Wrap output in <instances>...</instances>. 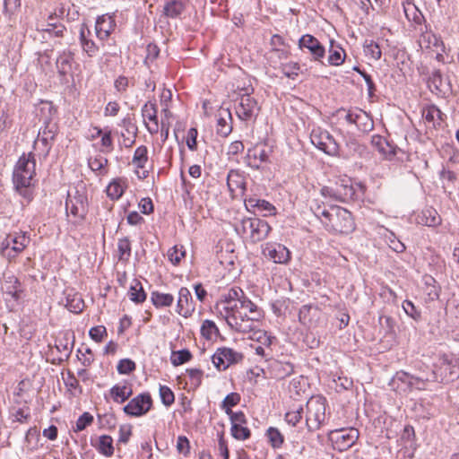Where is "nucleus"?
I'll use <instances>...</instances> for the list:
<instances>
[{"instance_id":"obj_17","label":"nucleus","mask_w":459,"mask_h":459,"mask_svg":"<svg viewBox=\"0 0 459 459\" xmlns=\"http://www.w3.org/2000/svg\"><path fill=\"white\" fill-rule=\"evenodd\" d=\"M336 116L339 120L345 121L348 125H354L358 129H360V120H366L362 131H368L373 128V122L368 114L362 109H345L340 108L336 111Z\"/></svg>"},{"instance_id":"obj_63","label":"nucleus","mask_w":459,"mask_h":459,"mask_svg":"<svg viewBox=\"0 0 459 459\" xmlns=\"http://www.w3.org/2000/svg\"><path fill=\"white\" fill-rule=\"evenodd\" d=\"M93 422V416L90 412H83L77 420L74 430L75 432L85 429Z\"/></svg>"},{"instance_id":"obj_34","label":"nucleus","mask_w":459,"mask_h":459,"mask_svg":"<svg viewBox=\"0 0 459 459\" xmlns=\"http://www.w3.org/2000/svg\"><path fill=\"white\" fill-rule=\"evenodd\" d=\"M444 117L445 114L436 105H428L422 108V117L433 127L439 126Z\"/></svg>"},{"instance_id":"obj_41","label":"nucleus","mask_w":459,"mask_h":459,"mask_svg":"<svg viewBox=\"0 0 459 459\" xmlns=\"http://www.w3.org/2000/svg\"><path fill=\"white\" fill-rule=\"evenodd\" d=\"M151 301L156 308L170 307L174 301V297L171 294L155 290L151 293Z\"/></svg>"},{"instance_id":"obj_56","label":"nucleus","mask_w":459,"mask_h":459,"mask_svg":"<svg viewBox=\"0 0 459 459\" xmlns=\"http://www.w3.org/2000/svg\"><path fill=\"white\" fill-rule=\"evenodd\" d=\"M410 379L411 381V390H425L429 382H431V374L414 376L410 374Z\"/></svg>"},{"instance_id":"obj_39","label":"nucleus","mask_w":459,"mask_h":459,"mask_svg":"<svg viewBox=\"0 0 459 459\" xmlns=\"http://www.w3.org/2000/svg\"><path fill=\"white\" fill-rule=\"evenodd\" d=\"M128 296L131 301L140 304L145 301L146 293L143 288V285L140 281L134 279L131 283V286L128 290Z\"/></svg>"},{"instance_id":"obj_58","label":"nucleus","mask_w":459,"mask_h":459,"mask_svg":"<svg viewBox=\"0 0 459 459\" xmlns=\"http://www.w3.org/2000/svg\"><path fill=\"white\" fill-rule=\"evenodd\" d=\"M119 126H121L126 133L128 135H133L134 138L136 137L137 134V126L134 122V117L132 115L127 114L120 122Z\"/></svg>"},{"instance_id":"obj_42","label":"nucleus","mask_w":459,"mask_h":459,"mask_svg":"<svg viewBox=\"0 0 459 459\" xmlns=\"http://www.w3.org/2000/svg\"><path fill=\"white\" fill-rule=\"evenodd\" d=\"M133 394V391L130 387H127L126 385H115L110 389V395L114 402L117 403H123L126 402L131 395Z\"/></svg>"},{"instance_id":"obj_51","label":"nucleus","mask_w":459,"mask_h":459,"mask_svg":"<svg viewBox=\"0 0 459 459\" xmlns=\"http://www.w3.org/2000/svg\"><path fill=\"white\" fill-rule=\"evenodd\" d=\"M290 53L288 50L282 48H271L267 53V60L270 65L275 68L278 61L287 59Z\"/></svg>"},{"instance_id":"obj_43","label":"nucleus","mask_w":459,"mask_h":459,"mask_svg":"<svg viewBox=\"0 0 459 459\" xmlns=\"http://www.w3.org/2000/svg\"><path fill=\"white\" fill-rule=\"evenodd\" d=\"M246 206L248 209L257 208L260 212H265L266 214H272V212L275 210V207L269 203L268 201L258 199L255 197H250L245 201Z\"/></svg>"},{"instance_id":"obj_14","label":"nucleus","mask_w":459,"mask_h":459,"mask_svg":"<svg viewBox=\"0 0 459 459\" xmlns=\"http://www.w3.org/2000/svg\"><path fill=\"white\" fill-rule=\"evenodd\" d=\"M40 113L44 116L40 118L44 127L39 129L37 138H48L54 142L57 133V125L52 121V117L56 113V109L50 102H45L40 108Z\"/></svg>"},{"instance_id":"obj_54","label":"nucleus","mask_w":459,"mask_h":459,"mask_svg":"<svg viewBox=\"0 0 459 459\" xmlns=\"http://www.w3.org/2000/svg\"><path fill=\"white\" fill-rule=\"evenodd\" d=\"M240 394L238 393H230L223 399L221 408L225 411L226 414L231 412V407L236 406L240 402Z\"/></svg>"},{"instance_id":"obj_2","label":"nucleus","mask_w":459,"mask_h":459,"mask_svg":"<svg viewBox=\"0 0 459 459\" xmlns=\"http://www.w3.org/2000/svg\"><path fill=\"white\" fill-rule=\"evenodd\" d=\"M228 316L224 318L228 325L236 332L247 333L254 330V323L264 317V311L245 296L240 302L228 307Z\"/></svg>"},{"instance_id":"obj_59","label":"nucleus","mask_w":459,"mask_h":459,"mask_svg":"<svg viewBox=\"0 0 459 459\" xmlns=\"http://www.w3.org/2000/svg\"><path fill=\"white\" fill-rule=\"evenodd\" d=\"M232 437L238 440H246L250 437L251 431L245 425H234L230 428Z\"/></svg>"},{"instance_id":"obj_62","label":"nucleus","mask_w":459,"mask_h":459,"mask_svg":"<svg viewBox=\"0 0 459 459\" xmlns=\"http://www.w3.org/2000/svg\"><path fill=\"white\" fill-rule=\"evenodd\" d=\"M49 22L47 24V28L44 29V30L50 35H54L56 37H62L64 31L65 30V27L64 24L60 22H52L51 21L54 20L52 16L49 17Z\"/></svg>"},{"instance_id":"obj_44","label":"nucleus","mask_w":459,"mask_h":459,"mask_svg":"<svg viewBox=\"0 0 459 459\" xmlns=\"http://www.w3.org/2000/svg\"><path fill=\"white\" fill-rule=\"evenodd\" d=\"M125 192V183L122 179H114L106 189L107 195L112 200H118Z\"/></svg>"},{"instance_id":"obj_60","label":"nucleus","mask_w":459,"mask_h":459,"mask_svg":"<svg viewBox=\"0 0 459 459\" xmlns=\"http://www.w3.org/2000/svg\"><path fill=\"white\" fill-rule=\"evenodd\" d=\"M54 142L48 140V138H37L34 142V149L39 152V154L47 157L52 148Z\"/></svg>"},{"instance_id":"obj_48","label":"nucleus","mask_w":459,"mask_h":459,"mask_svg":"<svg viewBox=\"0 0 459 459\" xmlns=\"http://www.w3.org/2000/svg\"><path fill=\"white\" fill-rule=\"evenodd\" d=\"M201 334L206 340H212L220 334V331L213 321L206 319L202 324Z\"/></svg>"},{"instance_id":"obj_10","label":"nucleus","mask_w":459,"mask_h":459,"mask_svg":"<svg viewBox=\"0 0 459 459\" xmlns=\"http://www.w3.org/2000/svg\"><path fill=\"white\" fill-rule=\"evenodd\" d=\"M359 436V433L357 429L350 428L332 430L328 435V438L334 449L343 452L356 443Z\"/></svg>"},{"instance_id":"obj_46","label":"nucleus","mask_w":459,"mask_h":459,"mask_svg":"<svg viewBox=\"0 0 459 459\" xmlns=\"http://www.w3.org/2000/svg\"><path fill=\"white\" fill-rule=\"evenodd\" d=\"M148 161V150L145 145L137 147L134 151L132 163L138 169H143Z\"/></svg>"},{"instance_id":"obj_33","label":"nucleus","mask_w":459,"mask_h":459,"mask_svg":"<svg viewBox=\"0 0 459 459\" xmlns=\"http://www.w3.org/2000/svg\"><path fill=\"white\" fill-rule=\"evenodd\" d=\"M90 34V30L85 24H82L80 29V43L88 56L92 57L97 54L99 48L92 39H88Z\"/></svg>"},{"instance_id":"obj_35","label":"nucleus","mask_w":459,"mask_h":459,"mask_svg":"<svg viewBox=\"0 0 459 459\" xmlns=\"http://www.w3.org/2000/svg\"><path fill=\"white\" fill-rule=\"evenodd\" d=\"M74 334L73 332L66 331L63 336L58 338L56 342V348L59 352L65 354V359H68L72 353L74 344Z\"/></svg>"},{"instance_id":"obj_3","label":"nucleus","mask_w":459,"mask_h":459,"mask_svg":"<svg viewBox=\"0 0 459 459\" xmlns=\"http://www.w3.org/2000/svg\"><path fill=\"white\" fill-rule=\"evenodd\" d=\"M36 175V160L33 152L23 153L16 162L13 172L15 190L25 199H32L33 179Z\"/></svg>"},{"instance_id":"obj_23","label":"nucleus","mask_w":459,"mask_h":459,"mask_svg":"<svg viewBox=\"0 0 459 459\" xmlns=\"http://www.w3.org/2000/svg\"><path fill=\"white\" fill-rule=\"evenodd\" d=\"M299 48L308 49L315 61H321L325 55V47L311 34H305L299 39Z\"/></svg>"},{"instance_id":"obj_57","label":"nucleus","mask_w":459,"mask_h":459,"mask_svg":"<svg viewBox=\"0 0 459 459\" xmlns=\"http://www.w3.org/2000/svg\"><path fill=\"white\" fill-rule=\"evenodd\" d=\"M242 178L238 171L231 169L227 176V186L229 190L233 193L237 188L242 186Z\"/></svg>"},{"instance_id":"obj_9","label":"nucleus","mask_w":459,"mask_h":459,"mask_svg":"<svg viewBox=\"0 0 459 459\" xmlns=\"http://www.w3.org/2000/svg\"><path fill=\"white\" fill-rule=\"evenodd\" d=\"M310 140L313 145L330 156H340L339 144L333 135L321 127L314 128L310 134Z\"/></svg>"},{"instance_id":"obj_29","label":"nucleus","mask_w":459,"mask_h":459,"mask_svg":"<svg viewBox=\"0 0 459 459\" xmlns=\"http://www.w3.org/2000/svg\"><path fill=\"white\" fill-rule=\"evenodd\" d=\"M415 221L420 225L437 227L441 223V217L434 208L427 207L416 214Z\"/></svg>"},{"instance_id":"obj_12","label":"nucleus","mask_w":459,"mask_h":459,"mask_svg":"<svg viewBox=\"0 0 459 459\" xmlns=\"http://www.w3.org/2000/svg\"><path fill=\"white\" fill-rule=\"evenodd\" d=\"M66 212L77 219L76 223L84 221L88 213V198L85 193L75 191L74 195L68 194L65 202Z\"/></svg>"},{"instance_id":"obj_30","label":"nucleus","mask_w":459,"mask_h":459,"mask_svg":"<svg viewBox=\"0 0 459 459\" xmlns=\"http://www.w3.org/2000/svg\"><path fill=\"white\" fill-rule=\"evenodd\" d=\"M232 117L229 108H221L217 119V134L227 137L232 132Z\"/></svg>"},{"instance_id":"obj_19","label":"nucleus","mask_w":459,"mask_h":459,"mask_svg":"<svg viewBox=\"0 0 459 459\" xmlns=\"http://www.w3.org/2000/svg\"><path fill=\"white\" fill-rule=\"evenodd\" d=\"M323 312L316 305L307 304L299 310V321L307 328H316L323 320Z\"/></svg>"},{"instance_id":"obj_1","label":"nucleus","mask_w":459,"mask_h":459,"mask_svg":"<svg viewBox=\"0 0 459 459\" xmlns=\"http://www.w3.org/2000/svg\"><path fill=\"white\" fill-rule=\"evenodd\" d=\"M310 209L329 232L349 234L355 230L351 213L341 206L331 205L326 208L317 200H314L311 202Z\"/></svg>"},{"instance_id":"obj_61","label":"nucleus","mask_w":459,"mask_h":459,"mask_svg":"<svg viewBox=\"0 0 459 459\" xmlns=\"http://www.w3.org/2000/svg\"><path fill=\"white\" fill-rule=\"evenodd\" d=\"M192 358V354L191 352L186 350V349H184V350H181V351H178V352H174L172 357H171V363L174 365V366H179V365H182L187 361H189Z\"/></svg>"},{"instance_id":"obj_20","label":"nucleus","mask_w":459,"mask_h":459,"mask_svg":"<svg viewBox=\"0 0 459 459\" xmlns=\"http://www.w3.org/2000/svg\"><path fill=\"white\" fill-rule=\"evenodd\" d=\"M152 405V400L149 394H141L133 398L125 407L124 411L127 415L139 417L146 414Z\"/></svg>"},{"instance_id":"obj_15","label":"nucleus","mask_w":459,"mask_h":459,"mask_svg":"<svg viewBox=\"0 0 459 459\" xmlns=\"http://www.w3.org/2000/svg\"><path fill=\"white\" fill-rule=\"evenodd\" d=\"M244 356L231 348H218L212 357V362L218 370H226L230 365L239 363Z\"/></svg>"},{"instance_id":"obj_7","label":"nucleus","mask_w":459,"mask_h":459,"mask_svg":"<svg viewBox=\"0 0 459 459\" xmlns=\"http://www.w3.org/2000/svg\"><path fill=\"white\" fill-rule=\"evenodd\" d=\"M306 425L308 431L320 429L325 420L326 401L321 396L311 397L307 403Z\"/></svg>"},{"instance_id":"obj_8","label":"nucleus","mask_w":459,"mask_h":459,"mask_svg":"<svg viewBox=\"0 0 459 459\" xmlns=\"http://www.w3.org/2000/svg\"><path fill=\"white\" fill-rule=\"evenodd\" d=\"M30 242V238L27 232L9 234L1 243L0 254L11 262L28 247Z\"/></svg>"},{"instance_id":"obj_31","label":"nucleus","mask_w":459,"mask_h":459,"mask_svg":"<svg viewBox=\"0 0 459 459\" xmlns=\"http://www.w3.org/2000/svg\"><path fill=\"white\" fill-rule=\"evenodd\" d=\"M391 387L398 393L411 391V381L410 374L405 371H398L390 381Z\"/></svg>"},{"instance_id":"obj_50","label":"nucleus","mask_w":459,"mask_h":459,"mask_svg":"<svg viewBox=\"0 0 459 459\" xmlns=\"http://www.w3.org/2000/svg\"><path fill=\"white\" fill-rule=\"evenodd\" d=\"M290 304V300L288 298H280L275 299L271 303V308L273 313L276 316H282L285 315L289 306Z\"/></svg>"},{"instance_id":"obj_53","label":"nucleus","mask_w":459,"mask_h":459,"mask_svg":"<svg viewBox=\"0 0 459 459\" xmlns=\"http://www.w3.org/2000/svg\"><path fill=\"white\" fill-rule=\"evenodd\" d=\"M281 73L290 79H296L300 72V65L297 62L281 64Z\"/></svg>"},{"instance_id":"obj_40","label":"nucleus","mask_w":459,"mask_h":459,"mask_svg":"<svg viewBox=\"0 0 459 459\" xmlns=\"http://www.w3.org/2000/svg\"><path fill=\"white\" fill-rule=\"evenodd\" d=\"M184 11L185 4L180 0L169 1L163 8L164 15L171 19L179 17Z\"/></svg>"},{"instance_id":"obj_22","label":"nucleus","mask_w":459,"mask_h":459,"mask_svg":"<svg viewBox=\"0 0 459 459\" xmlns=\"http://www.w3.org/2000/svg\"><path fill=\"white\" fill-rule=\"evenodd\" d=\"M245 296L244 291L238 287L230 289L228 293L223 296V299L216 305L218 314L225 318L228 316V307H233L234 304L238 305Z\"/></svg>"},{"instance_id":"obj_27","label":"nucleus","mask_w":459,"mask_h":459,"mask_svg":"<svg viewBox=\"0 0 459 459\" xmlns=\"http://www.w3.org/2000/svg\"><path fill=\"white\" fill-rule=\"evenodd\" d=\"M116 27L115 20L112 16L103 14L99 16L95 24L96 35L100 40L107 39Z\"/></svg>"},{"instance_id":"obj_28","label":"nucleus","mask_w":459,"mask_h":459,"mask_svg":"<svg viewBox=\"0 0 459 459\" xmlns=\"http://www.w3.org/2000/svg\"><path fill=\"white\" fill-rule=\"evenodd\" d=\"M371 144L376 150L386 159L391 160L396 155L397 146L389 143L385 137L375 134L371 137Z\"/></svg>"},{"instance_id":"obj_13","label":"nucleus","mask_w":459,"mask_h":459,"mask_svg":"<svg viewBox=\"0 0 459 459\" xmlns=\"http://www.w3.org/2000/svg\"><path fill=\"white\" fill-rule=\"evenodd\" d=\"M264 257L275 264H286L291 258V253L284 245L277 242H265L261 245Z\"/></svg>"},{"instance_id":"obj_26","label":"nucleus","mask_w":459,"mask_h":459,"mask_svg":"<svg viewBox=\"0 0 459 459\" xmlns=\"http://www.w3.org/2000/svg\"><path fill=\"white\" fill-rule=\"evenodd\" d=\"M195 311V305L193 304V298L190 290L182 287L178 291V299L177 304V312L184 316L189 317Z\"/></svg>"},{"instance_id":"obj_37","label":"nucleus","mask_w":459,"mask_h":459,"mask_svg":"<svg viewBox=\"0 0 459 459\" xmlns=\"http://www.w3.org/2000/svg\"><path fill=\"white\" fill-rule=\"evenodd\" d=\"M272 370L273 371L274 377L283 379L290 377L294 372V366L290 362L274 361L272 364Z\"/></svg>"},{"instance_id":"obj_24","label":"nucleus","mask_w":459,"mask_h":459,"mask_svg":"<svg viewBox=\"0 0 459 459\" xmlns=\"http://www.w3.org/2000/svg\"><path fill=\"white\" fill-rule=\"evenodd\" d=\"M157 105L148 101L142 107V116L146 128L151 134H157L159 131Z\"/></svg>"},{"instance_id":"obj_36","label":"nucleus","mask_w":459,"mask_h":459,"mask_svg":"<svg viewBox=\"0 0 459 459\" xmlns=\"http://www.w3.org/2000/svg\"><path fill=\"white\" fill-rule=\"evenodd\" d=\"M419 44L420 48H444V43L440 37L437 36L435 33L431 31H424L421 33L420 39H419Z\"/></svg>"},{"instance_id":"obj_47","label":"nucleus","mask_w":459,"mask_h":459,"mask_svg":"<svg viewBox=\"0 0 459 459\" xmlns=\"http://www.w3.org/2000/svg\"><path fill=\"white\" fill-rule=\"evenodd\" d=\"M65 307L73 313H81L84 308V301L78 294L68 295L66 297Z\"/></svg>"},{"instance_id":"obj_18","label":"nucleus","mask_w":459,"mask_h":459,"mask_svg":"<svg viewBox=\"0 0 459 459\" xmlns=\"http://www.w3.org/2000/svg\"><path fill=\"white\" fill-rule=\"evenodd\" d=\"M260 108L257 101L247 91L240 97L239 102L236 107V114L242 121H249L255 118L259 113Z\"/></svg>"},{"instance_id":"obj_11","label":"nucleus","mask_w":459,"mask_h":459,"mask_svg":"<svg viewBox=\"0 0 459 459\" xmlns=\"http://www.w3.org/2000/svg\"><path fill=\"white\" fill-rule=\"evenodd\" d=\"M424 80L429 90L438 98H446L452 91L450 80L445 79L439 69L431 70Z\"/></svg>"},{"instance_id":"obj_16","label":"nucleus","mask_w":459,"mask_h":459,"mask_svg":"<svg viewBox=\"0 0 459 459\" xmlns=\"http://www.w3.org/2000/svg\"><path fill=\"white\" fill-rule=\"evenodd\" d=\"M273 152L271 146L265 143H258L252 148L247 149L246 162L248 167L259 169L263 163L270 161V155Z\"/></svg>"},{"instance_id":"obj_52","label":"nucleus","mask_w":459,"mask_h":459,"mask_svg":"<svg viewBox=\"0 0 459 459\" xmlns=\"http://www.w3.org/2000/svg\"><path fill=\"white\" fill-rule=\"evenodd\" d=\"M366 56H370L374 60H379L382 56V52L379 45L374 40H365L363 45Z\"/></svg>"},{"instance_id":"obj_21","label":"nucleus","mask_w":459,"mask_h":459,"mask_svg":"<svg viewBox=\"0 0 459 459\" xmlns=\"http://www.w3.org/2000/svg\"><path fill=\"white\" fill-rule=\"evenodd\" d=\"M320 193L325 198L342 203L352 198L355 195L352 186L344 184L339 185L335 188L325 186L321 188Z\"/></svg>"},{"instance_id":"obj_6","label":"nucleus","mask_w":459,"mask_h":459,"mask_svg":"<svg viewBox=\"0 0 459 459\" xmlns=\"http://www.w3.org/2000/svg\"><path fill=\"white\" fill-rule=\"evenodd\" d=\"M3 291L6 307L9 311H15L25 297L24 288L15 275L4 276Z\"/></svg>"},{"instance_id":"obj_4","label":"nucleus","mask_w":459,"mask_h":459,"mask_svg":"<svg viewBox=\"0 0 459 459\" xmlns=\"http://www.w3.org/2000/svg\"><path fill=\"white\" fill-rule=\"evenodd\" d=\"M459 378V358L454 354L439 355L433 364L431 382L444 385Z\"/></svg>"},{"instance_id":"obj_32","label":"nucleus","mask_w":459,"mask_h":459,"mask_svg":"<svg viewBox=\"0 0 459 459\" xmlns=\"http://www.w3.org/2000/svg\"><path fill=\"white\" fill-rule=\"evenodd\" d=\"M91 446L102 455L106 457H111L114 455L113 438L108 435H101L93 442L91 440Z\"/></svg>"},{"instance_id":"obj_38","label":"nucleus","mask_w":459,"mask_h":459,"mask_svg":"<svg viewBox=\"0 0 459 459\" xmlns=\"http://www.w3.org/2000/svg\"><path fill=\"white\" fill-rule=\"evenodd\" d=\"M328 63L331 65H340L345 60V52L340 45H336L333 40L330 42Z\"/></svg>"},{"instance_id":"obj_25","label":"nucleus","mask_w":459,"mask_h":459,"mask_svg":"<svg viewBox=\"0 0 459 459\" xmlns=\"http://www.w3.org/2000/svg\"><path fill=\"white\" fill-rule=\"evenodd\" d=\"M56 66L60 76L72 75L75 66L74 53L66 49L59 53Z\"/></svg>"},{"instance_id":"obj_45","label":"nucleus","mask_w":459,"mask_h":459,"mask_svg":"<svg viewBox=\"0 0 459 459\" xmlns=\"http://www.w3.org/2000/svg\"><path fill=\"white\" fill-rule=\"evenodd\" d=\"M266 437L273 448H281L284 442V436L275 427H270L265 433Z\"/></svg>"},{"instance_id":"obj_55","label":"nucleus","mask_w":459,"mask_h":459,"mask_svg":"<svg viewBox=\"0 0 459 459\" xmlns=\"http://www.w3.org/2000/svg\"><path fill=\"white\" fill-rule=\"evenodd\" d=\"M134 85V78L129 79L128 77L125 75H119L116 78L114 82V88L116 91L119 94H124L128 87Z\"/></svg>"},{"instance_id":"obj_5","label":"nucleus","mask_w":459,"mask_h":459,"mask_svg":"<svg viewBox=\"0 0 459 459\" xmlns=\"http://www.w3.org/2000/svg\"><path fill=\"white\" fill-rule=\"evenodd\" d=\"M238 233L248 234L252 243L264 240L270 234L272 228L269 223L259 218H244L239 226L236 228Z\"/></svg>"},{"instance_id":"obj_49","label":"nucleus","mask_w":459,"mask_h":459,"mask_svg":"<svg viewBox=\"0 0 459 459\" xmlns=\"http://www.w3.org/2000/svg\"><path fill=\"white\" fill-rule=\"evenodd\" d=\"M118 260L127 262L131 256V242L127 237L118 239Z\"/></svg>"},{"instance_id":"obj_64","label":"nucleus","mask_w":459,"mask_h":459,"mask_svg":"<svg viewBox=\"0 0 459 459\" xmlns=\"http://www.w3.org/2000/svg\"><path fill=\"white\" fill-rule=\"evenodd\" d=\"M160 396L165 406H170L175 401L174 393L167 385L160 386Z\"/></svg>"}]
</instances>
